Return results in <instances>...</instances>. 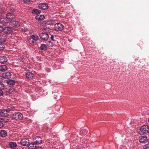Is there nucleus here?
<instances>
[{
    "label": "nucleus",
    "instance_id": "nucleus-43",
    "mask_svg": "<svg viewBox=\"0 0 149 149\" xmlns=\"http://www.w3.org/2000/svg\"><path fill=\"white\" fill-rule=\"evenodd\" d=\"M147 132L148 133V134H149V126H148V130H147Z\"/></svg>",
    "mask_w": 149,
    "mask_h": 149
},
{
    "label": "nucleus",
    "instance_id": "nucleus-13",
    "mask_svg": "<svg viewBox=\"0 0 149 149\" xmlns=\"http://www.w3.org/2000/svg\"><path fill=\"white\" fill-rule=\"evenodd\" d=\"M148 126L144 125L141 126L140 128V130L143 133H145L147 132V130H148Z\"/></svg>",
    "mask_w": 149,
    "mask_h": 149
},
{
    "label": "nucleus",
    "instance_id": "nucleus-32",
    "mask_svg": "<svg viewBox=\"0 0 149 149\" xmlns=\"http://www.w3.org/2000/svg\"><path fill=\"white\" fill-rule=\"evenodd\" d=\"M40 21L42 20L45 18V16L43 15H40L39 16Z\"/></svg>",
    "mask_w": 149,
    "mask_h": 149
},
{
    "label": "nucleus",
    "instance_id": "nucleus-24",
    "mask_svg": "<svg viewBox=\"0 0 149 149\" xmlns=\"http://www.w3.org/2000/svg\"><path fill=\"white\" fill-rule=\"evenodd\" d=\"M47 49V47L46 45L42 44L40 47V49L41 50H45Z\"/></svg>",
    "mask_w": 149,
    "mask_h": 149
},
{
    "label": "nucleus",
    "instance_id": "nucleus-11",
    "mask_svg": "<svg viewBox=\"0 0 149 149\" xmlns=\"http://www.w3.org/2000/svg\"><path fill=\"white\" fill-rule=\"evenodd\" d=\"M34 142L37 144H40L42 142V139L39 136H36L33 139Z\"/></svg>",
    "mask_w": 149,
    "mask_h": 149
},
{
    "label": "nucleus",
    "instance_id": "nucleus-19",
    "mask_svg": "<svg viewBox=\"0 0 149 149\" xmlns=\"http://www.w3.org/2000/svg\"><path fill=\"white\" fill-rule=\"evenodd\" d=\"M30 37L34 41H36L38 40V36L35 34H30Z\"/></svg>",
    "mask_w": 149,
    "mask_h": 149
},
{
    "label": "nucleus",
    "instance_id": "nucleus-14",
    "mask_svg": "<svg viewBox=\"0 0 149 149\" xmlns=\"http://www.w3.org/2000/svg\"><path fill=\"white\" fill-rule=\"evenodd\" d=\"M9 147L11 149H15L17 147L16 143L14 142H11L8 144Z\"/></svg>",
    "mask_w": 149,
    "mask_h": 149
},
{
    "label": "nucleus",
    "instance_id": "nucleus-6",
    "mask_svg": "<svg viewBox=\"0 0 149 149\" xmlns=\"http://www.w3.org/2000/svg\"><path fill=\"white\" fill-rule=\"evenodd\" d=\"M8 36L4 34L0 35V42L3 43L5 42L7 39Z\"/></svg>",
    "mask_w": 149,
    "mask_h": 149
},
{
    "label": "nucleus",
    "instance_id": "nucleus-33",
    "mask_svg": "<svg viewBox=\"0 0 149 149\" xmlns=\"http://www.w3.org/2000/svg\"><path fill=\"white\" fill-rule=\"evenodd\" d=\"M4 49L3 43L0 42V50H2Z\"/></svg>",
    "mask_w": 149,
    "mask_h": 149
},
{
    "label": "nucleus",
    "instance_id": "nucleus-45",
    "mask_svg": "<svg viewBox=\"0 0 149 149\" xmlns=\"http://www.w3.org/2000/svg\"><path fill=\"white\" fill-rule=\"evenodd\" d=\"M148 122L149 123V118H148Z\"/></svg>",
    "mask_w": 149,
    "mask_h": 149
},
{
    "label": "nucleus",
    "instance_id": "nucleus-5",
    "mask_svg": "<svg viewBox=\"0 0 149 149\" xmlns=\"http://www.w3.org/2000/svg\"><path fill=\"white\" fill-rule=\"evenodd\" d=\"M139 140L141 143H145L148 142V139L146 136H141L139 137Z\"/></svg>",
    "mask_w": 149,
    "mask_h": 149
},
{
    "label": "nucleus",
    "instance_id": "nucleus-10",
    "mask_svg": "<svg viewBox=\"0 0 149 149\" xmlns=\"http://www.w3.org/2000/svg\"><path fill=\"white\" fill-rule=\"evenodd\" d=\"M9 22V20L6 18H1L0 19V23L3 25H6Z\"/></svg>",
    "mask_w": 149,
    "mask_h": 149
},
{
    "label": "nucleus",
    "instance_id": "nucleus-22",
    "mask_svg": "<svg viewBox=\"0 0 149 149\" xmlns=\"http://www.w3.org/2000/svg\"><path fill=\"white\" fill-rule=\"evenodd\" d=\"M29 144L28 146L29 149H34L36 146L34 143H31Z\"/></svg>",
    "mask_w": 149,
    "mask_h": 149
},
{
    "label": "nucleus",
    "instance_id": "nucleus-38",
    "mask_svg": "<svg viewBox=\"0 0 149 149\" xmlns=\"http://www.w3.org/2000/svg\"><path fill=\"white\" fill-rule=\"evenodd\" d=\"M35 18L36 19L40 21L39 15H37L35 17Z\"/></svg>",
    "mask_w": 149,
    "mask_h": 149
},
{
    "label": "nucleus",
    "instance_id": "nucleus-40",
    "mask_svg": "<svg viewBox=\"0 0 149 149\" xmlns=\"http://www.w3.org/2000/svg\"><path fill=\"white\" fill-rule=\"evenodd\" d=\"M34 149H42L40 147L36 146Z\"/></svg>",
    "mask_w": 149,
    "mask_h": 149
},
{
    "label": "nucleus",
    "instance_id": "nucleus-35",
    "mask_svg": "<svg viewBox=\"0 0 149 149\" xmlns=\"http://www.w3.org/2000/svg\"><path fill=\"white\" fill-rule=\"evenodd\" d=\"M3 121H0V128H2L3 125V124L2 123Z\"/></svg>",
    "mask_w": 149,
    "mask_h": 149
},
{
    "label": "nucleus",
    "instance_id": "nucleus-29",
    "mask_svg": "<svg viewBox=\"0 0 149 149\" xmlns=\"http://www.w3.org/2000/svg\"><path fill=\"white\" fill-rule=\"evenodd\" d=\"M9 121V119H6L5 118H3L1 115L0 116V121H4L6 122H7Z\"/></svg>",
    "mask_w": 149,
    "mask_h": 149
},
{
    "label": "nucleus",
    "instance_id": "nucleus-20",
    "mask_svg": "<svg viewBox=\"0 0 149 149\" xmlns=\"http://www.w3.org/2000/svg\"><path fill=\"white\" fill-rule=\"evenodd\" d=\"M7 135V132L5 130H1L0 131V136L1 137H5Z\"/></svg>",
    "mask_w": 149,
    "mask_h": 149
},
{
    "label": "nucleus",
    "instance_id": "nucleus-4",
    "mask_svg": "<svg viewBox=\"0 0 149 149\" xmlns=\"http://www.w3.org/2000/svg\"><path fill=\"white\" fill-rule=\"evenodd\" d=\"M4 33L6 34H12L13 33V30L12 28L9 26L6 27L3 31Z\"/></svg>",
    "mask_w": 149,
    "mask_h": 149
},
{
    "label": "nucleus",
    "instance_id": "nucleus-7",
    "mask_svg": "<svg viewBox=\"0 0 149 149\" xmlns=\"http://www.w3.org/2000/svg\"><path fill=\"white\" fill-rule=\"evenodd\" d=\"M1 115L3 118L6 117L8 115L9 112L7 109L2 110L0 113Z\"/></svg>",
    "mask_w": 149,
    "mask_h": 149
},
{
    "label": "nucleus",
    "instance_id": "nucleus-12",
    "mask_svg": "<svg viewBox=\"0 0 149 149\" xmlns=\"http://www.w3.org/2000/svg\"><path fill=\"white\" fill-rule=\"evenodd\" d=\"M6 17L9 20V19L14 18L15 17V16L12 13H8L6 14Z\"/></svg>",
    "mask_w": 149,
    "mask_h": 149
},
{
    "label": "nucleus",
    "instance_id": "nucleus-18",
    "mask_svg": "<svg viewBox=\"0 0 149 149\" xmlns=\"http://www.w3.org/2000/svg\"><path fill=\"white\" fill-rule=\"evenodd\" d=\"M26 77L29 80L33 79L34 77L33 74L30 72H27L26 74Z\"/></svg>",
    "mask_w": 149,
    "mask_h": 149
},
{
    "label": "nucleus",
    "instance_id": "nucleus-15",
    "mask_svg": "<svg viewBox=\"0 0 149 149\" xmlns=\"http://www.w3.org/2000/svg\"><path fill=\"white\" fill-rule=\"evenodd\" d=\"M10 24L13 27L17 26L19 25L18 22L15 20L11 21Z\"/></svg>",
    "mask_w": 149,
    "mask_h": 149
},
{
    "label": "nucleus",
    "instance_id": "nucleus-25",
    "mask_svg": "<svg viewBox=\"0 0 149 149\" xmlns=\"http://www.w3.org/2000/svg\"><path fill=\"white\" fill-rule=\"evenodd\" d=\"M8 109L7 110H8L9 111H13L15 110V108L14 106L13 105H9L8 106Z\"/></svg>",
    "mask_w": 149,
    "mask_h": 149
},
{
    "label": "nucleus",
    "instance_id": "nucleus-21",
    "mask_svg": "<svg viewBox=\"0 0 149 149\" xmlns=\"http://www.w3.org/2000/svg\"><path fill=\"white\" fill-rule=\"evenodd\" d=\"M32 12L33 14L38 15L40 13L41 10L38 9H34L32 10Z\"/></svg>",
    "mask_w": 149,
    "mask_h": 149
},
{
    "label": "nucleus",
    "instance_id": "nucleus-30",
    "mask_svg": "<svg viewBox=\"0 0 149 149\" xmlns=\"http://www.w3.org/2000/svg\"><path fill=\"white\" fill-rule=\"evenodd\" d=\"M45 43L49 47H52L54 45L53 43L51 41H46Z\"/></svg>",
    "mask_w": 149,
    "mask_h": 149
},
{
    "label": "nucleus",
    "instance_id": "nucleus-31",
    "mask_svg": "<svg viewBox=\"0 0 149 149\" xmlns=\"http://www.w3.org/2000/svg\"><path fill=\"white\" fill-rule=\"evenodd\" d=\"M4 88V85L1 82H0V90H2Z\"/></svg>",
    "mask_w": 149,
    "mask_h": 149
},
{
    "label": "nucleus",
    "instance_id": "nucleus-39",
    "mask_svg": "<svg viewBox=\"0 0 149 149\" xmlns=\"http://www.w3.org/2000/svg\"><path fill=\"white\" fill-rule=\"evenodd\" d=\"M54 36L53 35H51L50 37L51 40L53 41H54L55 40L54 39Z\"/></svg>",
    "mask_w": 149,
    "mask_h": 149
},
{
    "label": "nucleus",
    "instance_id": "nucleus-44",
    "mask_svg": "<svg viewBox=\"0 0 149 149\" xmlns=\"http://www.w3.org/2000/svg\"><path fill=\"white\" fill-rule=\"evenodd\" d=\"M1 77L0 76V81H1Z\"/></svg>",
    "mask_w": 149,
    "mask_h": 149
},
{
    "label": "nucleus",
    "instance_id": "nucleus-1",
    "mask_svg": "<svg viewBox=\"0 0 149 149\" xmlns=\"http://www.w3.org/2000/svg\"><path fill=\"white\" fill-rule=\"evenodd\" d=\"M23 117V114L18 112L14 113L11 116V118L16 120H22Z\"/></svg>",
    "mask_w": 149,
    "mask_h": 149
},
{
    "label": "nucleus",
    "instance_id": "nucleus-36",
    "mask_svg": "<svg viewBox=\"0 0 149 149\" xmlns=\"http://www.w3.org/2000/svg\"><path fill=\"white\" fill-rule=\"evenodd\" d=\"M3 30V28L1 26H0V33L2 32Z\"/></svg>",
    "mask_w": 149,
    "mask_h": 149
},
{
    "label": "nucleus",
    "instance_id": "nucleus-28",
    "mask_svg": "<svg viewBox=\"0 0 149 149\" xmlns=\"http://www.w3.org/2000/svg\"><path fill=\"white\" fill-rule=\"evenodd\" d=\"M15 81L13 80H9L8 81L7 83L8 84H9L11 85H14L15 83Z\"/></svg>",
    "mask_w": 149,
    "mask_h": 149
},
{
    "label": "nucleus",
    "instance_id": "nucleus-26",
    "mask_svg": "<svg viewBox=\"0 0 149 149\" xmlns=\"http://www.w3.org/2000/svg\"><path fill=\"white\" fill-rule=\"evenodd\" d=\"M81 134H82L83 135H86L88 133L87 130L86 129H81L80 131Z\"/></svg>",
    "mask_w": 149,
    "mask_h": 149
},
{
    "label": "nucleus",
    "instance_id": "nucleus-34",
    "mask_svg": "<svg viewBox=\"0 0 149 149\" xmlns=\"http://www.w3.org/2000/svg\"><path fill=\"white\" fill-rule=\"evenodd\" d=\"M145 149H149V144L145 145Z\"/></svg>",
    "mask_w": 149,
    "mask_h": 149
},
{
    "label": "nucleus",
    "instance_id": "nucleus-37",
    "mask_svg": "<svg viewBox=\"0 0 149 149\" xmlns=\"http://www.w3.org/2000/svg\"><path fill=\"white\" fill-rule=\"evenodd\" d=\"M3 95V92L2 90H0V96H2Z\"/></svg>",
    "mask_w": 149,
    "mask_h": 149
},
{
    "label": "nucleus",
    "instance_id": "nucleus-17",
    "mask_svg": "<svg viewBox=\"0 0 149 149\" xmlns=\"http://www.w3.org/2000/svg\"><path fill=\"white\" fill-rule=\"evenodd\" d=\"M11 74L9 72H7L3 74V77L4 79H9L11 78Z\"/></svg>",
    "mask_w": 149,
    "mask_h": 149
},
{
    "label": "nucleus",
    "instance_id": "nucleus-2",
    "mask_svg": "<svg viewBox=\"0 0 149 149\" xmlns=\"http://www.w3.org/2000/svg\"><path fill=\"white\" fill-rule=\"evenodd\" d=\"M54 28L55 31H60L63 30L64 28V26L60 23H57L54 25Z\"/></svg>",
    "mask_w": 149,
    "mask_h": 149
},
{
    "label": "nucleus",
    "instance_id": "nucleus-41",
    "mask_svg": "<svg viewBox=\"0 0 149 149\" xmlns=\"http://www.w3.org/2000/svg\"><path fill=\"white\" fill-rule=\"evenodd\" d=\"M24 2L25 3H28L30 1V0H23Z\"/></svg>",
    "mask_w": 149,
    "mask_h": 149
},
{
    "label": "nucleus",
    "instance_id": "nucleus-16",
    "mask_svg": "<svg viewBox=\"0 0 149 149\" xmlns=\"http://www.w3.org/2000/svg\"><path fill=\"white\" fill-rule=\"evenodd\" d=\"M8 61L7 57L5 56H0V63H4Z\"/></svg>",
    "mask_w": 149,
    "mask_h": 149
},
{
    "label": "nucleus",
    "instance_id": "nucleus-23",
    "mask_svg": "<svg viewBox=\"0 0 149 149\" xmlns=\"http://www.w3.org/2000/svg\"><path fill=\"white\" fill-rule=\"evenodd\" d=\"M7 66L4 65H2L0 66V71L3 72L7 70Z\"/></svg>",
    "mask_w": 149,
    "mask_h": 149
},
{
    "label": "nucleus",
    "instance_id": "nucleus-27",
    "mask_svg": "<svg viewBox=\"0 0 149 149\" xmlns=\"http://www.w3.org/2000/svg\"><path fill=\"white\" fill-rule=\"evenodd\" d=\"M28 41L29 43L31 45H34L35 43V41L30 37L28 39Z\"/></svg>",
    "mask_w": 149,
    "mask_h": 149
},
{
    "label": "nucleus",
    "instance_id": "nucleus-8",
    "mask_svg": "<svg viewBox=\"0 0 149 149\" xmlns=\"http://www.w3.org/2000/svg\"><path fill=\"white\" fill-rule=\"evenodd\" d=\"M38 8L42 10L47 9L48 8V6L47 3H43L40 4L38 5Z\"/></svg>",
    "mask_w": 149,
    "mask_h": 149
},
{
    "label": "nucleus",
    "instance_id": "nucleus-42",
    "mask_svg": "<svg viewBox=\"0 0 149 149\" xmlns=\"http://www.w3.org/2000/svg\"><path fill=\"white\" fill-rule=\"evenodd\" d=\"M4 10L2 9L1 8H0V12H4Z\"/></svg>",
    "mask_w": 149,
    "mask_h": 149
},
{
    "label": "nucleus",
    "instance_id": "nucleus-3",
    "mask_svg": "<svg viewBox=\"0 0 149 149\" xmlns=\"http://www.w3.org/2000/svg\"><path fill=\"white\" fill-rule=\"evenodd\" d=\"M40 38L45 41H46L49 38L48 34L46 33H42L39 35Z\"/></svg>",
    "mask_w": 149,
    "mask_h": 149
},
{
    "label": "nucleus",
    "instance_id": "nucleus-9",
    "mask_svg": "<svg viewBox=\"0 0 149 149\" xmlns=\"http://www.w3.org/2000/svg\"><path fill=\"white\" fill-rule=\"evenodd\" d=\"M20 143L21 145L23 146H27L29 143V141L27 139H23L21 140Z\"/></svg>",
    "mask_w": 149,
    "mask_h": 149
}]
</instances>
